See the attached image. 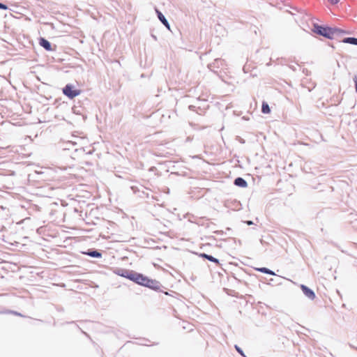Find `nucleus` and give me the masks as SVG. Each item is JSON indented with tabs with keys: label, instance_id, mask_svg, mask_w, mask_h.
<instances>
[{
	"label": "nucleus",
	"instance_id": "obj_1",
	"mask_svg": "<svg viewBox=\"0 0 357 357\" xmlns=\"http://www.w3.org/2000/svg\"><path fill=\"white\" fill-rule=\"evenodd\" d=\"M312 31L314 33L320 36H323L327 38H332L334 34L338 31L337 29L324 27L319 25H314Z\"/></svg>",
	"mask_w": 357,
	"mask_h": 357
},
{
	"label": "nucleus",
	"instance_id": "obj_2",
	"mask_svg": "<svg viewBox=\"0 0 357 357\" xmlns=\"http://www.w3.org/2000/svg\"><path fill=\"white\" fill-rule=\"evenodd\" d=\"M136 279V282L139 284L144 285L152 289L158 288L159 285L157 282L154 280H149L146 277L144 276L141 274H137V277Z\"/></svg>",
	"mask_w": 357,
	"mask_h": 357
},
{
	"label": "nucleus",
	"instance_id": "obj_3",
	"mask_svg": "<svg viewBox=\"0 0 357 357\" xmlns=\"http://www.w3.org/2000/svg\"><path fill=\"white\" fill-rule=\"evenodd\" d=\"M63 93L69 98H73L80 93V91L76 89L73 85L67 84L63 89Z\"/></svg>",
	"mask_w": 357,
	"mask_h": 357
},
{
	"label": "nucleus",
	"instance_id": "obj_4",
	"mask_svg": "<svg viewBox=\"0 0 357 357\" xmlns=\"http://www.w3.org/2000/svg\"><path fill=\"white\" fill-rule=\"evenodd\" d=\"M301 288L303 294L305 295V296H307L308 298H310L311 300L314 299L315 294L312 289H309L307 287H306L304 284H301Z\"/></svg>",
	"mask_w": 357,
	"mask_h": 357
},
{
	"label": "nucleus",
	"instance_id": "obj_5",
	"mask_svg": "<svg viewBox=\"0 0 357 357\" xmlns=\"http://www.w3.org/2000/svg\"><path fill=\"white\" fill-rule=\"evenodd\" d=\"M156 13L158 14V17L159 20L161 21V22L168 29H170L169 24L168 23L167 20L165 17V16L158 10H156Z\"/></svg>",
	"mask_w": 357,
	"mask_h": 357
},
{
	"label": "nucleus",
	"instance_id": "obj_6",
	"mask_svg": "<svg viewBox=\"0 0 357 357\" xmlns=\"http://www.w3.org/2000/svg\"><path fill=\"white\" fill-rule=\"evenodd\" d=\"M234 184L242 188H245L248 185L247 182L242 178H236L234 181Z\"/></svg>",
	"mask_w": 357,
	"mask_h": 357
},
{
	"label": "nucleus",
	"instance_id": "obj_7",
	"mask_svg": "<svg viewBox=\"0 0 357 357\" xmlns=\"http://www.w3.org/2000/svg\"><path fill=\"white\" fill-rule=\"evenodd\" d=\"M40 45L43 47L47 50H51V45L47 40L44 38H41L40 41Z\"/></svg>",
	"mask_w": 357,
	"mask_h": 357
},
{
	"label": "nucleus",
	"instance_id": "obj_8",
	"mask_svg": "<svg viewBox=\"0 0 357 357\" xmlns=\"http://www.w3.org/2000/svg\"><path fill=\"white\" fill-rule=\"evenodd\" d=\"M343 43H349L351 45H357V38H345L343 40Z\"/></svg>",
	"mask_w": 357,
	"mask_h": 357
},
{
	"label": "nucleus",
	"instance_id": "obj_9",
	"mask_svg": "<svg viewBox=\"0 0 357 357\" xmlns=\"http://www.w3.org/2000/svg\"><path fill=\"white\" fill-rule=\"evenodd\" d=\"M257 270L258 271H260V272L264 273H266V274H269V275H275L274 272H273L272 271L268 269L267 268H259Z\"/></svg>",
	"mask_w": 357,
	"mask_h": 357
},
{
	"label": "nucleus",
	"instance_id": "obj_10",
	"mask_svg": "<svg viewBox=\"0 0 357 357\" xmlns=\"http://www.w3.org/2000/svg\"><path fill=\"white\" fill-rule=\"evenodd\" d=\"M261 111L264 114H268L271 112L270 107L267 103L264 102L261 107Z\"/></svg>",
	"mask_w": 357,
	"mask_h": 357
},
{
	"label": "nucleus",
	"instance_id": "obj_11",
	"mask_svg": "<svg viewBox=\"0 0 357 357\" xmlns=\"http://www.w3.org/2000/svg\"><path fill=\"white\" fill-rule=\"evenodd\" d=\"M202 256L204 258H206L207 259H208L211 261L218 263V260L211 255H208L206 254H203V255H202Z\"/></svg>",
	"mask_w": 357,
	"mask_h": 357
},
{
	"label": "nucleus",
	"instance_id": "obj_12",
	"mask_svg": "<svg viewBox=\"0 0 357 357\" xmlns=\"http://www.w3.org/2000/svg\"><path fill=\"white\" fill-rule=\"evenodd\" d=\"M88 255L93 257H100L101 254L97 251H92L87 253Z\"/></svg>",
	"mask_w": 357,
	"mask_h": 357
},
{
	"label": "nucleus",
	"instance_id": "obj_13",
	"mask_svg": "<svg viewBox=\"0 0 357 357\" xmlns=\"http://www.w3.org/2000/svg\"><path fill=\"white\" fill-rule=\"evenodd\" d=\"M137 274L138 273H130V274L126 275V277L136 282L135 278H137Z\"/></svg>",
	"mask_w": 357,
	"mask_h": 357
},
{
	"label": "nucleus",
	"instance_id": "obj_14",
	"mask_svg": "<svg viewBox=\"0 0 357 357\" xmlns=\"http://www.w3.org/2000/svg\"><path fill=\"white\" fill-rule=\"evenodd\" d=\"M7 8L8 7L6 5L0 3V9L6 10Z\"/></svg>",
	"mask_w": 357,
	"mask_h": 357
},
{
	"label": "nucleus",
	"instance_id": "obj_15",
	"mask_svg": "<svg viewBox=\"0 0 357 357\" xmlns=\"http://www.w3.org/2000/svg\"><path fill=\"white\" fill-rule=\"evenodd\" d=\"M340 0H328V1L332 4H336L339 2Z\"/></svg>",
	"mask_w": 357,
	"mask_h": 357
},
{
	"label": "nucleus",
	"instance_id": "obj_16",
	"mask_svg": "<svg viewBox=\"0 0 357 357\" xmlns=\"http://www.w3.org/2000/svg\"><path fill=\"white\" fill-rule=\"evenodd\" d=\"M356 91L357 92V77L354 78Z\"/></svg>",
	"mask_w": 357,
	"mask_h": 357
},
{
	"label": "nucleus",
	"instance_id": "obj_17",
	"mask_svg": "<svg viewBox=\"0 0 357 357\" xmlns=\"http://www.w3.org/2000/svg\"><path fill=\"white\" fill-rule=\"evenodd\" d=\"M236 349L241 355H243V351L237 346H236Z\"/></svg>",
	"mask_w": 357,
	"mask_h": 357
},
{
	"label": "nucleus",
	"instance_id": "obj_18",
	"mask_svg": "<svg viewBox=\"0 0 357 357\" xmlns=\"http://www.w3.org/2000/svg\"><path fill=\"white\" fill-rule=\"evenodd\" d=\"M248 225H252V222L251 221H248Z\"/></svg>",
	"mask_w": 357,
	"mask_h": 357
}]
</instances>
